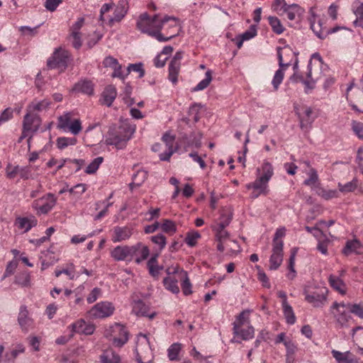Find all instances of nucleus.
I'll list each match as a JSON object with an SVG mask.
<instances>
[{"instance_id": "obj_14", "label": "nucleus", "mask_w": 363, "mask_h": 363, "mask_svg": "<svg viewBox=\"0 0 363 363\" xmlns=\"http://www.w3.org/2000/svg\"><path fill=\"white\" fill-rule=\"evenodd\" d=\"M162 140L165 144V150L159 155V157L162 161H169L171 156L177 150V148L174 147L175 137L166 133L163 135Z\"/></svg>"}, {"instance_id": "obj_34", "label": "nucleus", "mask_w": 363, "mask_h": 363, "mask_svg": "<svg viewBox=\"0 0 363 363\" xmlns=\"http://www.w3.org/2000/svg\"><path fill=\"white\" fill-rule=\"evenodd\" d=\"M157 255H153L148 260L147 264L150 274L154 277H157L160 274V269H162V267H159L157 264Z\"/></svg>"}, {"instance_id": "obj_33", "label": "nucleus", "mask_w": 363, "mask_h": 363, "mask_svg": "<svg viewBox=\"0 0 363 363\" xmlns=\"http://www.w3.org/2000/svg\"><path fill=\"white\" fill-rule=\"evenodd\" d=\"M77 143L76 138L60 137L56 140V145L58 149L63 150L68 146L75 145Z\"/></svg>"}, {"instance_id": "obj_13", "label": "nucleus", "mask_w": 363, "mask_h": 363, "mask_svg": "<svg viewBox=\"0 0 363 363\" xmlns=\"http://www.w3.org/2000/svg\"><path fill=\"white\" fill-rule=\"evenodd\" d=\"M295 111L299 118L301 128L311 125L316 118L311 107L303 106L301 109L295 107Z\"/></svg>"}, {"instance_id": "obj_49", "label": "nucleus", "mask_w": 363, "mask_h": 363, "mask_svg": "<svg viewBox=\"0 0 363 363\" xmlns=\"http://www.w3.org/2000/svg\"><path fill=\"white\" fill-rule=\"evenodd\" d=\"M130 72H135L139 74V78L145 75V70L142 63L130 64L125 69V74H129Z\"/></svg>"}, {"instance_id": "obj_37", "label": "nucleus", "mask_w": 363, "mask_h": 363, "mask_svg": "<svg viewBox=\"0 0 363 363\" xmlns=\"http://www.w3.org/2000/svg\"><path fill=\"white\" fill-rule=\"evenodd\" d=\"M284 315L288 324L293 325L296 322V316L292 307L289 303H285L282 306Z\"/></svg>"}, {"instance_id": "obj_16", "label": "nucleus", "mask_w": 363, "mask_h": 363, "mask_svg": "<svg viewBox=\"0 0 363 363\" xmlns=\"http://www.w3.org/2000/svg\"><path fill=\"white\" fill-rule=\"evenodd\" d=\"M133 229L128 225L115 226L113 228L111 240L113 242H121L130 238L133 233Z\"/></svg>"}, {"instance_id": "obj_59", "label": "nucleus", "mask_w": 363, "mask_h": 363, "mask_svg": "<svg viewBox=\"0 0 363 363\" xmlns=\"http://www.w3.org/2000/svg\"><path fill=\"white\" fill-rule=\"evenodd\" d=\"M348 310L361 319H363V305L354 303L348 305Z\"/></svg>"}, {"instance_id": "obj_9", "label": "nucleus", "mask_w": 363, "mask_h": 363, "mask_svg": "<svg viewBox=\"0 0 363 363\" xmlns=\"http://www.w3.org/2000/svg\"><path fill=\"white\" fill-rule=\"evenodd\" d=\"M57 198L54 194L48 193L43 196L35 199L32 203V208L36 211L37 214H47L55 206Z\"/></svg>"}, {"instance_id": "obj_15", "label": "nucleus", "mask_w": 363, "mask_h": 363, "mask_svg": "<svg viewBox=\"0 0 363 363\" xmlns=\"http://www.w3.org/2000/svg\"><path fill=\"white\" fill-rule=\"evenodd\" d=\"M247 189H252L250 194V198L257 199L261 194L267 195L268 194V184L264 180L261 179L259 177L255 182L246 184Z\"/></svg>"}, {"instance_id": "obj_47", "label": "nucleus", "mask_w": 363, "mask_h": 363, "mask_svg": "<svg viewBox=\"0 0 363 363\" xmlns=\"http://www.w3.org/2000/svg\"><path fill=\"white\" fill-rule=\"evenodd\" d=\"M30 283V276L27 272H22L17 274L15 277V284L21 286H28Z\"/></svg>"}, {"instance_id": "obj_45", "label": "nucleus", "mask_w": 363, "mask_h": 363, "mask_svg": "<svg viewBox=\"0 0 363 363\" xmlns=\"http://www.w3.org/2000/svg\"><path fill=\"white\" fill-rule=\"evenodd\" d=\"M316 193L326 200L336 198L339 195L338 191L335 189H325L321 186L318 187Z\"/></svg>"}, {"instance_id": "obj_2", "label": "nucleus", "mask_w": 363, "mask_h": 363, "mask_svg": "<svg viewBox=\"0 0 363 363\" xmlns=\"http://www.w3.org/2000/svg\"><path fill=\"white\" fill-rule=\"evenodd\" d=\"M135 131V125L123 123L118 128L109 129L106 136L105 143L108 145H113L118 150L123 149Z\"/></svg>"}, {"instance_id": "obj_5", "label": "nucleus", "mask_w": 363, "mask_h": 363, "mask_svg": "<svg viewBox=\"0 0 363 363\" xmlns=\"http://www.w3.org/2000/svg\"><path fill=\"white\" fill-rule=\"evenodd\" d=\"M71 60L69 52L61 48H56L47 61L49 69H57L64 71L68 66Z\"/></svg>"}, {"instance_id": "obj_57", "label": "nucleus", "mask_w": 363, "mask_h": 363, "mask_svg": "<svg viewBox=\"0 0 363 363\" xmlns=\"http://www.w3.org/2000/svg\"><path fill=\"white\" fill-rule=\"evenodd\" d=\"M69 37L72 40V46L75 49L79 50L82 45V33L77 32H71Z\"/></svg>"}, {"instance_id": "obj_6", "label": "nucleus", "mask_w": 363, "mask_h": 363, "mask_svg": "<svg viewBox=\"0 0 363 363\" xmlns=\"http://www.w3.org/2000/svg\"><path fill=\"white\" fill-rule=\"evenodd\" d=\"M105 335L110 337L116 347H121L128 340V332L126 328L120 323H114L105 331Z\"/></svg>"}, {"instance_id": "obj_24", "label": "nucleus", "mask_w": 363, "mask_h": 363, "mask_svg": "<svg viewBox=\"0 0 363 363\" xmlns=\"http://www.w3.org/2000/svg\"><path fill=\"white\" fill-rule=\"evenodd\" d=\"M252 313L251 310L247 309L242 311L238 315L236 316L235 320L233 323V328H240L244 326L252 325L250 324V315Z\"/></svg>"}, {"instance_id": "obj_43", "label": "nucleus", "mask_w": 363, "mask_h": 363, "mask_svg": "<svg viewBox=\"0 0 363 363\" xmlns=\"http://www.w3.org/2000/svg\"><path fill=\"white\" fill-rule=\"evenodd\" d=\"M357 186L358 180L356 178H354L351 182H349L345 184L338 183L337 185L339 191L345 194L354 191L357 189Z\"/></svg>"}, {"instance_id": "obj_25", "label": "nucleus", "mask_w": 363, "mask_h": 363, "mask_svg": "<svg viewBox=\"0 0 363 363\" xmlns=\"http://www.w3.org/2000/svg\"><path fill=\"white\" fill-rule=\"evenodd\" d=\"M233 330L235 335L241 337L243 340L252 339L255 335V329L252 325H248L246 328L243 327L233 328Z\"/></svg>"}, {"instance_id": "obj_41", "label": "nucleus", "mask_w": 363, "mask_h": 363, "mask_svg": "<svg viewBox=\"0 0 363 363\" xmlns=\"http://www.w3.org/2000/svg\"><path fill=\"white\" fill-rule=\"evenodd\" d=\"M160 226L164 233L169 235L174 234L177 230L175 223L169 219H164Z\"/></svg>"}, {"instance_id": "obj_44", "label": "nucleus", "mask_w": 363, "mask_h": 363, "mask_svg": "<svg viewBox=\"0 0 363 363\" xmlns=\"http://www.w3.org/2000/svg\"><path fill=\"white\" fill-rule=\"evenodd\" d=\"M50 105V101L47 99H43L40 101H33L30 104H29L28 108L30 111H42L43 110L47 109Z\"/></svg>"}, {"instance_id": "obj_39", "label": "nucleus", "mask_w": 363, "mask_h": 363, "mask_svg": "<svg viewBox=\"0 0 363 363\" xmlns=\"http://www.w3.org/2000/svg\"><path fill=\"white\" fill-rule=\"evenodd\" d=\"M140 247L138 249L137 255L135 256V262L137 264L141 263L143 261L147 259L150 255V250L147 246L144 245L140 242Z\"/></svg>"}, {"instance_id": "obj_60", "label": "nucleus", "mask_w": 363, "mask_h": 363, "mask_svg": "<svg viewBox=\"0 0 363 363\" xmlns=\"http://www.w3.org/2000/svg\"><path fill=\"white\" fill-rule=\"evenodd\" d=\"M101 289L98 287L94 288L89 293L88 296L86 297V301L88 303H93L95 302L99 297L101 296Z\"/></svg>"}, {"instance_id": "obj_29", "label": "nucleus", "mask_w": 363, "mask_h": 363, "mask_svg": "<svg viewBox=\"0 0 363 363\" xmlns=\"http://www.w3.org/2000/svg\"><path fill=\"white\" fill-rule=\"evenodd\" d=\"M308 178L304 180L303 184L310 186L312 189L315 187L318 189L320 187V183H318V175L317 171L311 168L308 173Z\"/></svg>"}, {"instance_id": "obj_32", "label": "nucleus", "mask_w": 363, "mask_h": 363, "mask_svg": "<svg viewBox=\"0 0 363 363\" xmlns=\"http://www.w3.org/2000/svg\"><path fill=\"white\" fill-rule=\"evenodd\" d=\"M262 174L259 177L268 184L274 174V169L271 163L265 162L262 166Z\"/></svg>"}, {"instance_id": "obj_1", "label": "nucleus", "mask_w": 363, "mask_h": 363, "mask_svg": "<svg viewBox=\"0 0 363 363\" xmlns=\"http://www.w3.org/2000/svg\"><path fill=\"white\" fill-rule=\"evenodd\" d=\"M277 50L279 69L276 71L272 81L274 90L278 89L283 81L284 77V69L289 67L294 60L295 61L294 69H296L298 64L297 54L289 45H285L283 48L278 47Z\"/></svg>"}, {"instance_id": "obj_12", "label": "nucleus", "mask_w": 363, "mask_h": 363, "mask_svg": "<svg viewBox=\"0 0 363 363\" xmlns=\"http://www.w3.org/2000/svg\"><path fill=\"white\" fill-rule=\"evenodd\" d=\"M41 124L40 118L36 115L27 113L23 118V128L31 133L28 141L30 142L33 137V134L35 133L40 128Z\"/></svg>"}, {"instance_id": "obj_42", "label": "nucleus", "mask_w": 363, "mask_h": 363, "mask_svg": "<svg viewBox=\"0 0 363 363\" xmlns=\"http://www.w3.org/2000/svg\"><path fill=\"white\" fill-rule=\"evenodd\" d=\"M212 80V72L208 69L205 74V78L202 79L195 87L193 88V91H198L205 89L208 87Z\"/></svg>"}, {"instance_id": "obj_10", "label": "nucleus", "mask_w": 363, "mask_h": 363, "mask_svg": "<svg viewBox=\"0 0 363 363\" xmlns=\"http://www.w3.org/2000/svg\"><path fill=\"white\" fill-rule=\"evenodd\" d=\"M114 305L107 301H101L95 304L89 311V314L94 318H106L111 316L115 311Z\"/></svg>"}, {"instance_id": "obj_28", "label": "nucleus", "mask_w": 363, "mask_h": 363, "mask_svg": "<svg viewBox=\"0 0 363 363\" xmlns=\"http://www.w3.org/2000/svg\"><path fill=\"white\" fill-rule=\"evenodd\" d=\"M163 284L164 288L173 294H178L179 288L178 286V281L174 276H168L163 279Z\"/></svg>"}, {"instance_id": "obj_20", "label": "nucleus", "mask_w": 363, "mask_h": 363, "mask_svg": "<svg viewBox=\"0 0 363 363\" xmlns=\"http://www.w3.org/2000/svg\"><path fill=\"white\" fill-rule=\"evenodd\" d=\"M342 252L346 256L352 253L361 255L363 253V245L360 241L356 238L350 240L346 242L345 246L342 249Z\"/></svg>"}, {"instance_id": "obj_48", "label": "nucleus", "mask_w": 363, "mask_h": 363, "mask_svg": "<svg viewBox=\"0 0 363 363\" xmlns=\"http://www.w3.org/2000/svg\"><path fill=\"white\" fill-rule=\"evenodd\" d=\"M311 29L317 35V37H318L320 39H324L327 36V35L337 32L340 29V28L337 26L331 29H326L325 30H317L315 28V24L313 23H311Z\"/></svg>"}, {"instance_id": "obj_36", "label": "nucleus", "mask_w": 363, "mask_h": 363, "mask_svg": "<svg viewBox=\"0 0 363 363\" xmlns=\"http://www.w3.org/2000/svg\"><path fill=\"white\" fill-rule=\"evenodd\" d=\"M232 220V215L230 213L224 212L222 213L218 218L212 227H217L219 228H225L229 225Z\"/></svg>"}, {"instance_id": "obj_40", "label": "nucleus", "mask_w": 363, "mask_h": 363, "mask_svg": "<svg viewBox=\"0 0 363 363\" xmlns=\"http://www.w3.org/2000/svg\"><path fill=\"white\" fill-rule=\"evenodd\" d=\"M268 21L273 32L276 34L280 35L284 31V28L277 17L269 16Z\"/></svg>"}, {"instance_id": "obj_8", "label": "nucleus", "mask_w": 363, "mask_h": 363, "mask_svg": "<svg viewBox=\"0 0 363 363\" xmlns=\"http://www.w3.org/2000/svg\"><path fill=\"white\" fill-rule=\"evenodd\" d=\"M328 290L325 288H316L312 291L304 290L305 300L315 308H322L327 301Z\"/></svg>"}, {"instance_id": "obj_38", "label": "nucleus", "mask_w": 363, "mask_h": 363, "mask_svg": "<svg viewBox=\"0 0 363 363\" xmlns=\"http://www.w3.org/2000/svg\"><path fill=\"white\" fill-rule=\"evenodd\" d=\"M284 12L286 13L287 18L289 21H294L296 16L301 14L302 9L298 5L293 4L287 7Z\"/></svg>"}, {"instance_id": "obj_61", "label": "nucleus", "mask_w": 363, "mask_h": 363, "mask_svg": "<svg viewBox=\"0 0 363 363\" xmlns=\"http://www.w3.org/2000/svg\"><path fill=\"white\" fill-rule=\"evenodd\" d=\"M333 357L338 363H343L347 358L350 357V352L349 351L346 352H341L335 350H332Z\"/></svg>"}, {"instance_id": "obj_4", "label": "nucleus", "mask_w": 363, "mask_h": 363, "mask_svg": "<svg viewBox=\"0 0 363 363\" xmlns=\"http://www.w3.org/2000/svg\"><path fill=\"white\" fill-rule=\"evenodd\" d=\"M57 128L65 133H71L77 135L82 130V122L79 119H73L72 113L67 112L57 118Z\"/></svg>"}, {"instance_id": "obj_56", "label": "nucleus", "mask_w": 363, "mask_h": 363, "mask_svg": "<svg viewBox=\"0 0 363 363\" xmlns=\"http://www.w3.org/2000/svg\"><path fill=\"white\" fill-rule=\"evenodd\" d=\"M62 274H66L69 280L75 279L77 276L76 275L75 266L74 263H67L66 264V267L62 269Z\"/></svg>"}, {"instance_id": "obj_62", "label": "nucleus", "mask_w": 363, "mask_h": 363, "mask_svg": "<svg viewBox=\"0 0 363 363\" xmlns=\"http://www.w3.org/2000/svg\"><path fill=\"white\" fill-rule=\"evenodd\" d=\"M25 351V347L23 345L18 344L15 348L12 349L9 354H7V358L9 360L14 359L18 357L19 354L23 353Z\"/></svg>"}, {"instance_id": "obj_54", "label": "nucleus", "mask_w": 363, "mask_h": 363, "mask_svg": "<svg viewBox=\"0 0 363 363\" xmlns=\"http://www.w3.org/2000/svg\"><path fill=\"white\" fill-rule=\"evenodd\" d=\"M286 229L281 228L277 229L272 241V245L277 246V245H281V247H284V242L281 240L285 236Z\"/></svg>"}, {"instance_id": "obj_46", "label": "nucleus", "mask_w": 363, "mask_h": 363, "mask_svg": "<svg viewBox=\"0 0 363 363\" xmlns=\"http://www.w3.org/2000/svg\"><path fill=\"white\" fill-rule=\"evenodd\" d=\"M334 315L336 319L337 323L341 328L346 326L349 319L350 318V315L347 313H346L345 311H337V313H335Z\"/></svg>"}, {"instance_id": "obj_63", "label": "nucleus", "mask_w": 363, "mask_h": 363, "mask_svg": "<svg viewBox=\"0 0 363 363\" xmlns=\"http://www.w3.org/2000/svg\"><path fill=\"white\" fill-rule=\"evenodd\" d=\"M357 19L354 21V23L357 26L362 27L363 28V4H361L354 11Z\"/></svg>"}, {"instance_id": "obj_51", "label": "nucleus", "mask_w": 363, "mask_h": 363, "mask_svg": "<svg viewBox=\"0 0 363 363\" xmlns=\"http://www.w3.org/2000/svg\"><path fill=\"white\" fill-rule=\"evenodd\" d=\"M306 77L308 79H306L303 84L305 85V92L308 93V89H312L314 88L315 82L311 78V60L309 61L307 66Z\"/></svg>"}, {"instance_id": "obj_55", "label": "nucleus", "mask_w": 363, "mask_h": 363, "mask_svg": "<svg viewBox=\"0 0 363 363\" xmlns=\"http://www.w3.org/2000/svg\"><path fill=\"white\" fill-rule=\"evenodd\" d=\"M151 241L159 246V249L162 251L166 246L167 238L162 234H157L150 238Z\"/></svg>"}, {"instance_id": "obj_11", "label": "nucleus", "mask_w": 363, "mask_h": 363, "mask_svg": "<svg viewBox=\"0 0 363 363\" xmlns=\"http://www.w3.org/2000/svg\"><path fill=\"white\" fill-rule=\"evenodd\" d=\"M164 27H166V29L168 30L167 32V36L164 37V38H168V40L177 36L182 28L179 20L177 18L169 16H165L162 18V28Z\"/></svg>"}, {"instance_id": "obj_18", "label": "nucleus", "mask_w": 363, "mask_h": 363, "mask_svg": "<svg viewBox=\"0 0 363 363\" xmlns=\"http://www.w3.org/2000/svg\"><path fill=\"white\" fill-rule=\"evenodd\" d=\"M128 10V1L119 0L114 9L113 16L108 20L109 25L112 26L116 22H120L126 15Z\"/></svg>"}, {"instance_id": "obj_21", "label": "nucleus", "mask_w": 363, "mask_h": 363, "mask_svg": "<svg viewBox=\"0 0 363 363\" xmlns=\"http://www.w3.org/2000/svg\"><path fill=\"white\" fill-rule=\"evenodd\" d=\"M37 223V219L33 216L29 217H18L15 221V225L18 229L22 230L23 233L28 232L32 228L36 226Z\"/></svg>"}, {"instance_id": "obj_58", "label": "nucleus", "mask_w": 363, "mask_h": 363, "mask_svg": "<svg viewBox=\"0 0 363 363\" xmlns=\"http://www.w3.org/2000/svg\"><path fill=\"white\" fill-rule=\"evenodd\" d=\"M351 125L352 130L357 138L360 140H363V123L352 121Z\"/></svg>"}, {"instance_id": "obj_64", "label": "nucleus", "mask_w": 363, "mask_h": 363, "mask_svg": "<svg viewBox=\"0 0 363 363\" xmlns=\"http://www.w3.org/2000/svg\"><path fill=\"white\" fill-rule=\"evenodd\" d=\"M40 26L38 25L34 28H30L29 26H21L19 28V30L21 32L23 35L34 36L38 33V28Z\"/></svg>"}, {"instance_id": "obj_31", "label": "nucleus", "mask_w": 363, "mask_h": 363, "mask_svg": "<svg viewBox=\"0 0 363 363\" xmlns=\"http://www.w3.org/2000/svg\"><path fill=\"white\" fill-rule=\"evenodd\" d=\"M181 65L169 62L168 66V79L174 84L178 82V76L180 72Z\"/></svg>"}, {"instance_id": "obj_17", "label": "nucleus", "mask_w": 363, "mask_h": 363, "mask_svg": "<svg viewBox=\"0 0 363 363\" xmlns=\"http://www.w3.org/2000/svg\"><path fill=\"white\" fill-rule=\"evenodd\" d=\"M72 333L84 334L86 335H91L95 330L93 324L86 322L84 319H79L69 326Z\"/></svg>"}, {"instance_id": "obj_26", "label": "nucleus", "mask_w": 363, "mask_h": 363, "mask_svg": "<svg viewBox=\"0 0 363 363\" xmlns=\"http://www.w3.org/2000/svg\"><path fill=\"white\" fill-rule=\"evenodd\" d=\"M73 90L91 96L94 94V84L90 81L82 80L74 85Z\"/></svg>"}, {"instance_id": "obj_30", "label": "nucleus", "mask_w": 363, "mask_h": 363, "mask_svg": "<svg viewBox=\"0 0 363 363\" xmlns=\"http://www.w3.org/2000/svg\"><path fill=\"white\" fill-rule=\"evenodd\" d=\"M101 363H121L120 356L116 352L105 351L100 357Z\"/></svg>"}, {"instance_id": "obj_19", "label": "nucleus", "mask_w": 363, "mask_h": 363, "mask_svg": "<svg viewBox=\"0 0 363 363\" xmlns=\"http://www.w3.org/2000/svg\"><path fill=\"white\" fill-rule=\"evenodd\" d=\"M284 247L281 245H272V254L269 258V269L271 270L277 269L282 263L284 256Z\"/></svg>"}, {"instance_id": "obj_22", "label": "nucleus", "mask_w": 363, "mask_h": 363, "mask_svg": "<svg viewBox=\"0 0 363 363\" xmlns=\"http://www.w3.org/2000/svg\"><path fill=\"white\" fill-rule=\"evenodd\" d=\"M117 96V90L113 85L107 86L101 94V103L110 107Z\"/></svg>"}, {"instance_id": "obj_3", "label": "nucleus", "mask_w": 363, "mask_h": 363, "mask_svg": "<svg viewBox=\"0 0 363 363\" xmlns=\"http://www.w3.org/2000/svg\"><path fill=\"white\" fill-rule=\"evenodd\" d=\"M137 28L142 33L154 37L160 42H167L168 38L161 33L162 29V18L158 14L150 17L147 13H142L137 21Z\"/></svg>"}, {"instance_id": "obj_27", "label": "nucleus", "mask_w": 363, "mask_h": 363, "mask_svg": "<svg viewBox=\"0 0 363 363\" xmlns=\"http://www.w3.org/2000/svg\"><path fill=\"white\" fill-rule=\"evenodd\" d=\"M330 286L341 294L346 293V285L338 277L331 274L328 278Z\"/></svg>"}, {"instance_id": "obj_53", "label": "nucleus", "mask_w": 363, "mask_h": 363, "mask_svg": "<svg viewBox=\"0 0 363 363\" xmlns=\"http://www.w3.org/2000/svg\"><path fill=\"white\" fill-rule=\"evenodd\" d=\"M212 229L216 233V240L217 242L227 241L229 239V234L225 228L212 227Z\"/></svg>"}, {"instance_id": "obj_35", "label": "nucleus", "mask_w": 363, "mask_h": 363, "mask_svg": "<svg viewBox=\"0 0 363 363\" xmlns=\"http://www.w3.org/2000/svg\"><path fill=\"white\" fill-rule=\"evenodd\" d=\"M182 350V344L175 342L167 349V356L170 361L179 360V354Z\"/></svg>"}, {"instance_id": "obj_52", "label": "nucleus", "mask_w": 363, "mask_h": 363, "mask_svg": "<svg viewBox=\"0 0 363 363\" xmlns=\"http://www.w3.org/2000/svg\"><path fill=\"white\" fill-rule=\"evenodd\" d=\"M103 161L104 158L102 157H97L86 167L85 172L87 174L95 173Z\"/></svg>"}, {"instance_id": "obj_23", "label": "nucleus", "mask_w": 363, "mask_h": 363, "mask_svg": "<svg viewBox=\"0 0 363 363\" xmlns=\"http://www.w3.org/2000/svg\"><path fill=\"white\" fill-rule=\"evenodd\" d=\"M18 322L22 330L26 332L32 324V319L28 316V311L26 306L20 307Z\"/></svg>"}, {"instance_id": "obj_7", "label": "nucleus", "mask_w": 363, "mask_h": 363, "mask_svg": "<svg viewBox=\"0 0 363 363\" xmlns=\"http://www.w3.org/2000/svg\"><path fill=\"white\" fill-rule=\"evenodd\" d=\"M140 242L133 245H118L111 252V257L116 261L131 262L137 255Z\"/></svg>"}, {"instance_id": "obj_50", "label": "nucleus", "mask_w": 363, "mask_h": 363, "mask_svg": "<svg viewBox=\"0 0 363 363\" xmlns=\"http://www.w3.org/2000/svg\"><path fill=\"white\" fill-rule=\"evenodd\" d=\"M201 238L198 231H191L187 233L185 238V242L189 247H194L196 245L197 240Z\"/></svg>"}]
</instances>
